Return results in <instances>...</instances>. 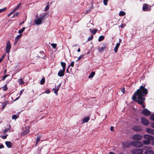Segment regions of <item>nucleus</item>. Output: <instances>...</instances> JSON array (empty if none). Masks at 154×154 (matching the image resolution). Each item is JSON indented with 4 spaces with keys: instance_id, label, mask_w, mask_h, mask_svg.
<instances>
[{
    "instance_id": "9b49d317",
    "label": "nucleus",
    "mask_w": 154,
    "mask_h": 154,
    "mask_svg": "<svg viewBox=\"0 0 154 154\" xmlns=\"http://www.w3.org/2000/svg\"><path fill=\"white\" fill-rule=\"evenodd\" d=\"M65 70L62 69H60L58 73V75L60 77L63 76Z\"/></svg>"
},
{
    "instance_id": "c756f323",
    "label": "nucleus",
    "mask_w": 154,
    "mask_h": 154,
    "mask_svg": "<svg viewBox=\"0 0 154 154\" xmlns=\"http://www.w3.org/2000/svg\"><path fill=\"white\" fill-rule=\"evenodd\" d=\"M90 30L91 33L93 34H95L97 32V29H94L92 30H91V29H90Z\"/></svg>"
},
{
    "instance_id": "2eb2a0df",
    "label": "nucleus",
    "mask_w": 154,
    "mask_h": 154,
    "mask_svg": "<svg viewBox=\"0 0 154 154\" xmlns=\"http://www.w3.org/2000/svg\"><path fill=\"white\" fill-rule=\"evenodd\" d=\"M7 147L8 148H11L12 145V144L10 141H6L5 143Z\"/></svg>"
},
{
    "instance_id": "69168bd1",
    "label": "nucleus",
    "mask_w": 154,
    "mask_h": 154,
    "mask_svg": "<svg viewBox=\"0 0 154 154\" xmlns=\"http://www.w3.org/2000/svg\"><path fill=\"white\" fill-rule=\"evenodd\" d=\"M20 96H19V97H17L14 100V101H16L17 100H18L20 97Z\"/></svg>"
},
{
    "instance_id": "aec40b11",
    "label": "nucleus",
    "mask_w": 154,
    "mask_h": 154,
    "mask_svg": "<svg viewBox=\"0 0 154 154\" xmlns=\"http://www.w3.org/2000/svg\"><path fill=\"white\" fill-rule=\"evenodd\" d=\"M20 113V112H18L17 113V115H14L12 116V119H14L15 120L19 117V115Z\"/></svg>"
},
{
    "instance_id": "8fccbe9b",
    "label": "nucleus",
    "mask_w": 154,
    "mask_h": 154,
    "mask_svg": "<svg viewBox=\"0 0 154 154\" xmlns=\"http://www.w3.org/2000/svg\"><path fill=\"white\" fill-rule=\"evenodd\" d=\"M4 57V55H3L0 58V63L3 60Z\"/></svg>"
},
{
    "instance_id": "423d86ee",
    "label": "nucleus",
    "mask_w": 154,
    "mask_h": 154,
    "mask_svg": "<svg viewBox=\"0 0 154 154\" xmlns=\"http://www.w3.org/2000/svg\"><path fill=\"white\" fill-rule=\"evenodd\" d=\"M11 45L10 43V41H8L6 43V49L5 51L7 53H9L10 52L11 48Z\"/></svg>"
},
{
    "instance_id": "e2e57ef3",
    "label": "nucleus",
    "mask_w": 154,
    "mask_h": 154,
    "mask_svg": "<svg viewBox=\"0 0 154 154\" xmlns=\"http://www.w3.org/2000/svg\"><path fill=\"white\" fill-rule=\"evenodd\" d=\"M69 66L68 68L66 69V72H67L68 73L69 72Z\"/></svg>"
},
{
    "instance_id": "72a5a7b5",
    "label": "nucleus",
    "mask_w": 154,
    "mask_h": 154,
    "mask_svg": "<svg viewBox=\"0 0 154 154\" xmlns=\"http://www.w3.org/2000/svg\"><path fill=\"white\" fill-rule=\"evenodd\" d=\"M125 13L123 11H121L120 12L119 15L120 16H123L125 15Z\"/></svg>"
},
{
    "instance_id": "3c124183",
    "label": "nucleus",
    "mask_w": 154,
    "mask_h": 154,
    "mask_svg": "<svg viewBox=\"0 0 154 154\" xmlns=\"http://www.w3.org/2000/svg\"><path fill=\"white\" fill-rule=\"evenodd\" d=\"M23 91H24V90H23V89L21 90L20 91V94H19V95H20L19 96H21V95L23 93Z\"/></svg>"
},
{
    "instance_id": "f704fd0d",
    "label": "nucleus",
    "mask_w": 154,
    "mask_h": 154,
    "mask_svg": "<svg viewBox=\"0 0 154 154\" xmlns=\"http://www.w3.org/2000/svg\"><path fill=\"white\" fill-rule=\"evenodd\" d=\"M45 82V79L43 78L40 81V83L41 85L44 84Z\"/></svg>"
},
{
    "instance_id": "603ef678",
    "label": "nucleus",
    "mask_w": 154,
    "mask_h": 154,
    "mask_svg": "<svg viewBox=\"0 0 154 154\" xmlns=\"http://www.w3.org/2000/svg\"><path fill=\"white\" fill-rule=\"evenodd\" d=\"M4 146L2 143H0V149L3 148Z\"/></svg>"
},
{
    "instance_id": "a19ab883",
    "label": "nucleus",
    "mask_w": 154,
    "mask_h": 154,
    "mask_svg": "<svg viewBox=\"0 0 154 154\" xmlns=\"http://www.w3.org/2000/svg\"><path fill=\"white\" fill-rule=\"evenodd\" d=\"M7 136H8V135L7 134L5 135H3V136L1 135V136H0V137H1L2 139H5L6 138Z\"/></svg>"
},
{
    "instance_id": "680f3d73",
    "label": "nucleus",
    "mask_w": 154,
    "mask_h": 154,
    "mask_svg": "<svg viewBox=\"0 0 154 154\" xmlns=\"http://www.w3.org/2000/svg\"><path fill=\"white\" fill-rule=\"evenodd\" d=\"M17 9H18L17 8L15 7L13 10H14V11H15Z\"/></svg>"
},
{
    "instance_id": "37998d69",
    "label": "nucleus",
    "mask_w": 154,
    "mask_h": 154,
    "mask_svg": "<svg viewBox=\"0 0 154 154\" xmlns=\"http://www.w3.org/2000/svg\"><path fill=\"white\" fill-rule=\"evenodd\" d=\"M93 37V35H91V36H90L88 38V41H91V40H92Z\"/></svg>"
},
{
    "instance_id": "393cba45",
    "label": "nucleus",
    "mask_w": 154,
    "mask_h": 154,
    "mask_svg": "<svg viewBox=\"0 0 154 154\" xmlns=\"http://www.w3.org/2000/svg\"><path fill=\"white\" fill-rule=\"evenodd\" d=\"M95 74V72H92L90 75L88 76V78L90 79L92 78L94 75Z\"/></svg>"
},
{
    "instance_id": "5fc2aeb1",
    "label": "nucleus",
    "mask_w": 154,
    "mask_h": 154,
    "mask_svg": "<svg viewBox=\"0 0 154 154\" xmlns=\"http://www.w3.org/2000/svg\"><path fill=\"white\" fill-rule=\"evenodd\" d=\"M151 125L152 127L154 128V123H152Z\"/></svg>"
},
{
    "instance_id": "4468645a",
    "label": "nucleus",
    "mask_w": 154,
    "mask_h": 154,
    "mask_svg": "<svg viewBox=\"0 0 154 154\" xmlns=\"http://www.w3.org/2000/svg\"><path fill=\"white\" fill-rule=\"evenodd\" d=\"M39 53L40 54V56H39V57H40L41 58L44 59H46V56L44 54V52L43 51H41L39 52Z\"/></svg>"
},
{
    "instance_id": "cd10ccee",
    "label": "nucleus",
    "mask_w": 154,
    "mask_h": 154,
    "mask_svg": "<svg viewBox=\"0 0 154 154\" xmlns=\"http://www.w3.org/2000/svg\"><path fill=\"white\" fill-rule=\"evenodd\" d=\"M41 137L38 136L37 137L36 140V145H37L38 143L40 141L41 139Z\"/></svg>"
},
{
    "instance_id": "ea45409f",
    "label": "nucleus",
    "mask_w": 154,
    "mask_h": 154,
    "mask_svg": "<svg viewBox=\"0 0 154 154\" xmlns=\"http://www.w3.org/2000/svg\"><path fill=\"white\" fill-rule=\"evenodd\" d=\"M8 89V88L7 87L6 85H4L3 87V91H6Z\"/></svg>"
},
{
    "instance_id": "f257e3e1",
    "label": "nucleus",
    "mask_w": 154,
    "mask_h": 154,
    "mask_svg": "<svg viewBox=\"0 0 154 154\" xmlns=\"http://www.w3.org/2000/svg\"><path fill=\"white\" fill-rule=\"evenodd\" d=\"M148 94L147 89L144 86L142 85L134 93L132 97V99L137 101V103L142 105L143 108H144L145 105L144 104L145 98L144 97Z\"/></svg>"
},
{
    "instance_id": "6e6552de",
    "label": "nucleus",
    "mask_w": 154,
    "mask_h": 154,
    "mask_svg": "<svg viewBox=\"0 0 154 154\" xmlns=\"http://www.w3.org/2000/svg\"><path fill=\"white\" fill-rule=\"evenodd\" d=\"M141 120L142 124L145 125H147L149 124V121L144 117L141 118Z\"/></svg>"
},
{
    "instance_id": "9d476101",
    "label": "nucleus",
    "mask_w": 154,
    "mask_h": 154,
    "mask_svg": "<svg viewBox=\"0 0 154 154\" xmlns=\"http://www.w3.org/2000/svg\"><path fill=\"white\" fill-rule=\"evenodd\" d=\"M122 146L124 149H125L127 147H129L131 144V143H130L129 142H125L122 143Z\"/></svg>"
},
{
    "instance_id": "864d4df0",
    "label": "nucleus",
    "mask_w": 154,
    "mask_h": 154,
    "mask_svg": "<svg viewBox=\"0 0 154 154\" xmlns=\"http://www.w3.org/2000/svg\"><path fill=\"white\" fill-rule=\"evenodd\" d=\"M21 4V3H19L17 6L16 7V8H17V9H18V8H19L20 6V5Z\"/></svg>"
},
{
    "instance_id": "4be33fe9",
    "label": "nucleus",
    "mask_w": 154,
    "mask_h": 154,
    "mask_svg": "<svg viewBox=\"0 0 154 154\" xmlns=\"http://www.w3.org/2000/svg\"><path fill=\"white\" fill-rule=\"evenodd\" d=\"M144 154H154V152L151 150H149L145 151Z\"/></svg>"
},
{
    "instance_id": "6e6d98bb",
    "label": "nucleus",
    "mask_w": 154,
    "mask_h": 154,
    "mask_svg": "<svg viewBox=\"0 0 154 154\" xmlns=\"http://www.w3.org/2000/svg\"><path fill=\"white\" fill-rule=\"evenodd\" d=\"M151 144L153 146H154V140L152 141L151 143Z\"/></svg>"
},
{
    "instance_id": "2f4dec72",
    "label": "nucleus",
    "mask_w": 154,
    "mask_h": 154,
    "mask_svg": "<svg viewBox=\"0 0 154 154\" xmlns=\"http://www.w3.org/2000/svg\"><path fill=\"white\" fill-rule=\"evenodd\" d=\"M29 128H25V131H24L23 134L25 135L27 133H29Z\"/></svg>"
},
{
    "instance_id": "13d9d810",
    "label": "nucleus",
    "mask_w": 154,
    "mask_h": 154,
    "mask_svg": "<svg viewBox=\"0 0 154 154\" xmlns=\"http://www.w3.org/2000/svg\"><path fill=\"white\" fill-rule=\"evenodd\" d=\"M113 127L112 126H111V128H110V130L111 131H113Z\"/></svg>"
},
{
    "instance_id": "0e129e2a",
    "label": "nucleus",
    "mask_w": 154,
    "mask_h": 154,
    "mask_svg": "<svg viewBox=\"0 0 154 154\" xmlns=\"http://www.w3.org/2000/svg\"><path fill=\"white\" fill-rule=\"evenodd\" d=\"M18 41H16V40L15 39V42H14V45H15L17 43V42H18Z\"/></svg>"
},
{
    "instance_id": "7ed1b4c3",
    "label": "nucleus",
    "mask_w": 154,
    "mask_h": 154,
    "mask_svg": "<svg viewBox=\"0 0 154 154\" xmlns=\"http://www.w3.org/2000/svg\"><path fill=\"white\" fill-rule=\"evenodd\" d=\"M46 14H42L40 17L34 20L35 23L37 25H40L42 23V21L43 20L44 18L46 15Z\"/></svg>"
},
{
    "instance_id": "c85d7f7f",
    "label": "nucleus",
    "mask_w": 154,
    "mask_h": 154,
    "mask_svg": "<svg viewBox=\"0 0 154 154\" xmlns=\"http://www.w3.org/2000/svg\"><path fill=\"white\" fill-rule=\"evenodd\" d=\"M22 36V34H20V35L17 36L15 38V40H16V41H18Z\"/></svg>"
},
{
    "instance_id": "f3484780",
    "label": "nucleus",
    "mask_w": 154,
    "mask_h": 154,
    "mask_svg": "<svg viewBox=\"0 0 154 154\" xmlns=\"http://www.w3.org/2000/svg\"><path fill=\"white\" fill-rule=\"evenodd\" d=\"M152 148V147L150 146H144L143 147L142 149L143 150H143H146V151L147 150H150V149H151Z\"/></svg>"
},
{
    "instance_id": "e433bc0d",
    "label": "nucleus",
    "mask_w": 154,
    "mask_h": 154,
    "mask_svg": "<svg viewBox=\"0 0 154 154\" xmlns=\"http://www.w3.org/2000/svg\"><path fill=\"white\" fill-rule=\"evenodd\" d=\"M9 76V75L7 74L5 75L4 76L2 77V79L1 80L2 81H4L6 79V78Z\"/></svg>"
},
{
    "instance_id": "a211bd4d",
    "label": "nucleus",
    "mask_w": 154,
    "mask_h": 154,
    "mask_svg": "<svg viewBox=\"0 0 154 154\" xmlns=\"http://www.w3.org/2000/svg\"><path fill=\"white\" fill-rule=\"evenodd\" d=\"M11 128V125H9V128H6L4 130V131H3V134H5L8 131L10 132Z\"/></svg>"
},
{
    "instance_id": "bf43d9fd",
    "label": "nucleus",
    "mask_w": 154,
    "mask_h": 154,
    "mask_svg": "<svg viewBox=\"0 0 154 154\" xmlns=\"http://www.w3.org/2000/svg\"><path fill=\"white\" fill-rule=\"evenodd\" d=\"M125 88H124L123 89H122V90H121V91L122 92H123V93H124V91H125Z\"/></svg>"
},
{
    "instance_id": "b1692460",
    "label": "nucleus",
    "mask_w": 154,
    "mask_h": 154,
    "mask_svg": "<svg viewBox=\"0 0 154 154\" xmlns=\"http://www.w3.org/2000/svg\"><path fill=\"white\" fill-rule=\"evenodd\" d=\"M18 82L20 85H23L24 84V82L23 81L22 78H20L18 80Z\"/></svg>"
},
{
    "instance_id": "39448f33",
    "label": "nucleus",
    "mask_w": 154,
    "mask_h": 154,
    "mask_svg": "<svg viewBox=\"0 0 154 154\" xmlns=\"http://www.w3.org/2000/svg\"><path fill=\"white\" fill-rule=\"evenodd\" d=\"M143 152L141 149H135L131 151L132 154H142Z\"/></svg>"
},
{
    "instance_id": "ddd939ff",
    "label": "nucleus",
    "mask_w": 154,
    "mask_h": 154,
    "mask_svg": "<svg viewBox=\"0 0 154 154\" xmlns=\"http://www.w3.org/2000/svg\"><path fill=\"white\" fill-rule=\"evenodd\" d=\"M134 130L136 131H140L142 130L141 127L138 125H135L134 126L133 128Z\"/></svg>"
},
{
    "instance_id": "bb28decb",
    "label": "nucleus",
    "mask_w": 154,
    "mask_h": 154,
    "mask_svg": "<svg viewBox=\"0 0 154 154\" xmlns=\"http://www.w3.org/2000/svg\"><path fill=\"white\" fill-rule=\"evenodd\" d=\"M26 28V27H23L21 29L19 30L18 33L20 34L22 33Z\"/></svg>"
},
{
    "instance_id": "c03bdc74",
    "label": "nucleus",
    "mask_w": 154,
    "mask_h": 154,
    "mask_svg": "<svg viewBox=\"0 0 154 154\" xmlns=\"http://www.w3.org/2000/svg\"><path fill=\"white\" fill-rule=\"evenodd\" d=\"M15 11H14V10H13L10 12V13L8 15V16L9 17L11 16V15L13 14Z\"/></svg>"
},
{
    "instance_id": "0eeeda50",
    "label": "nucleus",
    "mask_w": 154,
    "mask_h": 154,
    "mask_svg": "<svg viewBox=\"0 0 154 154\" xmlns=\"http://www.w3.org/2000/svg\"><path fill=\"white\" fill-rule=\"evenodd\" d=\"M143 136L139 134H136L133 135L132 138L134 140H140L142 139Z\"/></svg>"
},
{
    "instance_id": "1a4fd4ad",
    "label": "nucleus",
    "mask_w": 154,
    "mask_h": 154,
    "mask_svg": "<svg viewBox=\"0 0 154 154\" xmlns=\"http://www.w3.org/2000/svg\"><path fill=\"white\" fill-rule=\"evenodd\" d=\"M142 113L144 115L148 116L151 115V112L147 109H144L142 112Z\"/></svg>"
},
{
    "instance_id": "49530a36",
    "label": "nucleus",
    "mask_w": 154,
    "mask_h": 154,
    "mask_svg": "<svg viewBox=\"0 0 154 154\" xmlns=\"http://www.w3.org/2000/svg\"><path fill=\"white\" fill-rule=\"evenodd\" d=\"M74 61H72L71 62L69 66V67L70 66H71L72 67H73L74 66Z\"/></svg>"
},
{
    "instance_id": "58836bf2",
    "label": "nucleus",
    "mask_w": 154,
    "mask_h": 154,
    "mask_svg": "<svg viewBox=\"0 0 154 154\" xmlns=\"http://www.w3.org/2000/svg\"><path fill=\"white\" fill-rule=\"evenodd\" d=\"M51 46H52L53 48L55 49L56 47L57 44L54 43H51Z\"/></svg>"
},
{
    "instance_id": "7c9ffc66",
    "label": "nucleus",
    "mask_w": 154,
    "mask_h": 154,
    "mask_svg": "<svg viewBox=\"0 0 154 154\" xmlns=\"http://www.w3.org/2000/svg\"><path fill=\"white\" fill-rule=\"evenodd\" d=\"M104 38V37L103 36V35H101L98 38V41L99 42H101L102 41Z\"/></svg>"
},
{
    "instance_id": "de8ad7c7",
    "label": "nucleus",
    "mask_w": 154,
    "mask_h": 154,
    "mask_svg": "<svg viewBox=\"0 0 154 154\" xmlns=\"http://www.w3.org/2000/svg\"><path fill=\"white\" fill-rule=\"evenodd\" d=\"M49 9V5H47L45 8V11H46L48 10Z\"/></svg>"
},
{
    "instance_id": "a878e982",
    "label": "nucleus",
    "mask_w": 154,
    "mask_h": 154,
    "mask_svg": "<svg viewBox=\"0 0 154 154\" xmlns=\"http://www.w3.org/2000/svg\"><path fill=\"white\" fill-rule=\"evenodd\" d=\"M61 65L63 67V69L65 70L66 65V63L64 62H62L61 63Z\"/></svg>"
},
{
    "instance_id": "c9c22d12",
    "label": "nucleus",
    "mask_w": 154,
    "mask_h": 154,
    "mask_svg": "<svg viewBox=\"0 0 154 154\" xmlns=\"http://www.w3.org/2000/svg\"><path fill=\"white\" fill-rule=\"evenodd\" d=\"M84 55V54L81 55L78 58V59L76 60V61H78L80 60L81 59L83 58Z\"/></svg>"
},
{
    "instance_id": "5701e85b",
    "label": "nucleus",
    "mask_w": 154,
    "mask_h": 154,
    "mask_svg": "<svg viewBox=\"0 0 154 154\" xmlns=\"http://www.w3.org/2000/svg\"><path fill=\"white\" fill-rule=\"evenodd\" d=\"M106 48V47L105 46L100 47L98 48V51L99 52H102Z\"/></svg>"
},
{
    "instance_id": "09e8293b",
    "label": "nucleus",
    "mask_w": 154,
    "mask_h": 154,
    "mask_svg": "<svg viewBox=\"0 0 154 154\" xmlns=\"http://www.w3.org/2000/svg\"><path fill=\"white\" fill-rule=\"evenodd\" d=\"M107 1L106 0H103V3H104V4L106 6L107 5Z\"/></svg>"
},
{
    "instance_id": "f03ea898",
    "label": "nucleus",
    "mask_w": 154,
    "mask_h": 154,
    "mask_svg": "<svg viewBox=\"0 0 154 154\" xmlns=\"http://www.w3.org/2000/svg\"><path fill=\"white\" fill-rule=\"evenodd\" d=\"M143 138L145 140H143L142 142L143 144L146 145L149 144L151 141L154 139V138L153 137L147 134H144L143 136Z\"/></svg>"
},
{
    "instance_id": "f8f14e48",
    "label": "nucleus",
    "mask_w": 154,
    "mask_h": 154,
    "mask_svg": "<svg viewBox=\"0 0 154 154\" xmlns=\"http://www.w3.org/2000/svg\"><path fill=\"white\" fill-rule=\"evenodd\" d=\"M142 9L143 11H149L150 10V9L148 8V5L146 4H143Z\"/></svg>"
},
{
    "instance_id": "412c9836",
    "label": "nucleus",
    "mask_w": 154,
    "mask_h": 154,
    "mask_svg": "<svg viewBox=\"0 0 154 154\" xmlns=\"http://www.w3.org/2000/svg\"><path fill=\"white\" fill-rule=\"evenodd\" d=\"M120 44H119V43H117L116 44V45L115 48H114V51L115 53L117 52L118 48H119V47L120 46Z\"/></svg>"
},
{
    "instance_id": "6ab92c4d",
    "label": "nucleus",
    "mask_w": 154,
    "mask_h": 154,
    "mask_svg": "<svg viewBox=\"0 0 154 154\" xmlns=\"http://www.w3.org/2000/svg\"><path fill=\"white\" fill-rule=\"evenodd\" d=\"M89 120V117L88 116H87L84 118L83 119L82 123H84L85 122H87Z\"/></svg>"
},
{
    "instance_id": "4d7b16f0",
    "label": "nucleus",
    "mask_w": 154,
    "mask_h": 154,
    "mask_svg": "<svg viewBox=\"0 0 154 154\" xmlns=\"http://www.w3.org/2000/svg\"><path fill=\"white\" fill-rule=\"evenodd\" d=\"M19 14V12H17L16 14H14V15H15V16H17Z\"/></svg>"
},
{
    "instance_id": "052dcab7",
    "label": "nucleus",
    "mask_w": 154,
    "mask_h": 154,
    "mask_svg": "<svg viewBox=\"0 0 154 154\" xmlns=\"http://www.w3.org/2000/svg\"><path fill=\"white\" fill-rule=\"evenodd\" d=\"M6 72H7V70H6V69H5L4 70V74H5L6 73Z\"/></svg>"
},
{
    "instance_id": "4c0bfd02",
    "label": "nucleus",
    "mask_w": 154,
    "mask_h": 154,
    "mask_svg": "<svg viewBox=\"0 0 154 154\" xmlns=\"http://www.w3.org/2000/svg\"><path fill=\"white\" fill-rule=\"evenodd\" d=\"M7 9V8L6 7L4 8H3L0 9V13L4 11H5Z\"/></svg>"
},
{
    "instance_id": "79ce46f5",
    "label": "nucleus",
    "mask_w": 154,
    "mask_h": 154,
    "mask_svg": "<svg viewBox=\"0 0 154 154\" xmlns=\"http://www.w3.org/2000/svg\"><path fill=\"white\" fill-rule=\"evenodd\" d=\"M150 119L151 120L154 121V114H153L151 115Z\"/></svg>"
},
{
    "instance_id": "20e7f679",
    "label": "nucleus",
    "mask_w": 154,
    "mask_h": 154,
    "mask_svg": "<svg viewBox=\"0 0 154 154\" xmlns=\"http://www.w3.org/2000/svg\"><path fill=\"white\" fill-rule=\"evenodd\" d=\"M143 142L140 141H132L131 142V145L134 147H142L143 146Z\"/></svg>"
},
{
    "instance_id": "774afa93",
    "label": "nucleus",
    "mask_w": 154,
    "mask_h": 154,
    "mask_svg": "<svg viewBox=\"0 0 154 154\" xmlns=\"http://www.w3.org/2000/svg\"><path fill=\"white\" fill-rule=\"evenodd\" d=\"M77 51L78 52H80V49L79 48H78V49L77 50Z\"/></svg>"
},
{
    "instance_id": "a18cd8bd",
    "label": "nucleus",
    "mask_w": 154,
    "mask_h": 154,
    "mask_svg": "<svg viewBox=\"0 0 154 154\" xmlns=\"http://www.w3.org/2000/svg\"><path fill=\"white\" fill-rule=\"evenodd\" d=\"M45 92L47 94H49L50 92V91L49 89H47L45 91Z\"/></svg>"
},
{
    "instance_id": "473e14b6",
    "label": "nucleus",
    "mask_w": 154,
    "mask_h": 154,
    "mask_svg": "<svg viewBox=\"0 0 154 154\" xmlns=\"http://www.w3.org/2000/svg\"><path fill=\"white\" fill-rule=\"evenodd\" d=\"M53 91H54V93L56 94V95H57V92L59 91V89H58V88H54L53 89Z\"/></svg>"
},
{
    "instance_id": "338daca9",
    "label": "nucleus",
    "mask_w": 154,
    "mask_h": 154,
    "mask_svg": "<svg viewBox=\"0 0 154 154\" xmlns=\"http://www.w3.org/2000/svg\"><path fill=\"white\" fill-rule=\"evenodd\" d=\"M109 154H116L112 152H110L109 153Z\"/></svg>"
},
{
    "instance_id": "dca6fc26",
    "label": "nucleus",
    "mask_w": 154,
    "mask_h": 154,
    "mask_svg": "<svg viewBox=\"0 0 154 154\" xmlns=\"http://www.w3.org/2000/svg\"><path fill=\"white\" fill-rule=\"evenodd\" d=\"M146 131L149 134H154V130L152 129L147 128L146 129Z\"/></svg>"
}]
</instances>
